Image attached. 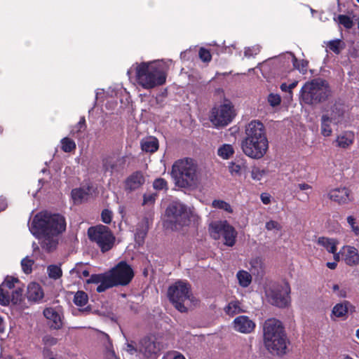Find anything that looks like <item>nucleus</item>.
Instances as JSON below:
<instances>
[{"mask_svg": "<svg viewBox=\"0 0 359 359\" xmlns=\"http://www.w3.org/2000/svg\"><path fill=\"white\" fill-rule=\"evenodd\" d=\"M65 228L66 222L62 215L41 211L33 217L29 231L39 239L43 250L51 252L56 249L59 236Z\"/></svg>", "mask_w": 359, "mask_h": 359, "instance_id": "obj_1", "label": "nucleus"}, {"mask_svg": "<svg viewBox=\"0 0 359 359\" xmlns=\"http://www.w3.org/2000/svg\"><path fill=\"white\" fill-rule=\"evenodd\" d=\"M241 147L243 153L253 159H259L266 154L269 142L262 123L252 121L248 124Z\"/></svg>", "mask_w": 359, "mask_h": 359, "instance_id": "obj_2", "label": "nucleus"}, {"mask_svg": "<svg viewBox=\"0 0 359 359\" xmlns=\"http://www.w3.org/2000/svg\"><path fill=\"white\" fill-rule=\"evenodd\" d=\"M133 276L132 268L126 262H121L107 273L92 275L86 283L99 284L96 290L102 292L114 286L128 285Z\"/></svg>", "mask_w": 359, "mask_h": 359, "instance_id": "obj_3", "label": "nucleus"}, {"mask_svg": "<svg viewBox=\"0 0 359 359\" xmlns=\"http://www.w3.org/2000/svg\"><path fill=\"white\" fill-rule=\"evenodd\" d=\"M171 175L175 184L181 188L196 187L202 177L198 164L190 158L176 161L172 166Z\"/></svg>", "mask_w": 359, "mask_h": 359, "instance_id": "obj_4", "label": "nucleus"}, {"mask_svg": "<svg viewBox=\"0 0 359 359\" xmlns=\"http://www.w3.org/2000/svg\"><path fill=\"white\" fill-rule=\"evenodd\" d=\"M135 76L140 86L149 90L164 84L167 74L163 62H149L135 65Z\"/></svg>", "mask_w": 359, "mask_h": 359, "instance_id": "obj_5", "label": "nucleus"}, {"mask_svg": "<svg viewBox=\"0 0 359 359\" xmlns=\"http://www.w3.org/2000/svg\"><path fill=\"white\" fill-rule=\"evenodd\" d=\"M264 343L266 349L273 354L285 353L287 348V339L281 322L270 318L263 326Z\"/></svg>", "mask_w": 359, "mask_h": 359, "instance_id": "obj_6", "label": "nucleus"}, {"mask_svg": "<svg viewBox=\"0 0 359 359\" xmlns=\"http://www.w3.org/2000/svg\"><path fill=\"white\" fill-rule=\"evenodd\" d=\"M301 100L307 104L314 105L327 100L332 95L328 83L322 79L306 82L301 89Z\"/></svg>", "mask_w": 359, "mask_h": 359, "instance_id": "obj_7", "label": "nucleus"}, {"mask_svg": "<svg viewBox=\"0 0 359 359\" xmlns=\"http://www.w3.org/2000/svg\"><path fill=\"white\" fill-rule=\"evenodd\" d=\"M170 301L180 312H185L190 304L191 293L188 283L179 280L170 286L168 291Z\"/></svg>", "mask_w": 359, "mask_h": 359, "instance_id": "obj_8", "label": "nucleus"}, {"mask_svg": "<svg viewBox=\"0 0 359 359\" xmlns=\"http://www.w3.org/2000/svg\"><path fill=\"white\" fill-rule=\"evenodd\" d=\"M291 288L287 282L273 283L266 288L267 302L273 306L285 308L290 304Z\"/></svg>", "mask_w": 359, "mask_h": 359, "instance_id": "obj_9", "label": "nucleus"}, {"mask_svg": "<svg viewBox=\"0 0 359 359\" xmlns=\"http://www.w3.org/2000/svg\"><path fill=\"white\" fill-rule=\"evenodd\" d=\"M166 216L170 223L180 226H187L191 221H195L196 215L191 208L179 201H173L166 209Z\"/></svg>", "mask_w": 359, "mask_h": 359, "instance_id": "obj_10", "label": "nucleus"}, {"mask_svg": "<svg viewBox=\"0 0 359 359\" xmlns=\"http://www.w3.org/2000/svg\"><path fill=\"white\" fill-rule=\"evenodd\" d=\"M88 235L90 240L95 243L102 252L109 251L114 245L115 237L106 226L97 225L90 227Z\"/></svg>", "mask_w": 359, "mask_h": 359, "instance_id": "obj_11", "label": "nucleus"}, {"mask_svg": "<svg viewBox=\"0 0 359 359\" xmlns=\"http://www.w3.org/2000/svg\"><path fill=\"white\" fill-rule=\"evenodd\" d=\"M19 281L17 278L7 277L0 285V304L8 305L10 302L17 304L21 301L22 289L16 285Z\"/></svg>", "mask_w": 359, "mask_h": 359, "instance_id": "obj_12", "label": "nucleus"}, {"mask_svg": "<svg viewBox=\"0 0 359 359\" xmlns=\"http://www.w3.org/2000/svg\"><path fill=\"white\" fill-rule=\"evenodd\" d=\"M209 231L210 236L218 240L223 237L224 244L232 247L235 245L237 232L235 229L226 221H216L210 224Z\"/></svg>", "mask_w": 359, "mask_h": 359, "instance_id": "obj_13", "label": "nucleus"}, {"mask_svg": "<svg viewBox=\"0 0 359 359\" xmlns=\"http://www.w3.org/2000/svg\"><path fill=\"white\" fill-rule=\"evenodd\" d=\"M234 116L233 107L227 102L212 109L210 120L215 127H223L231 122Z\"/></svg>", "mask_w": 359, "mask_h": 359, "instance_id": "obj_14", "label": "nucleus"}, {"mask_svg": "<svg viewBox=\"0 0 359 359\" xmlns=\"http://www.w3.org/2000/svg\"><path fill=\"white\" fill-rule=\"evenodd\" d=\"M125 164L126 158L116 154L106 156L102 160V168L104 172H109L110 175L123 171Z\"/></svg>", "mask_w": 359, "mask_h": 359, "instance_id": "obj_15", "label": "nucleus"}, {"mask_svg": "<svg viewBox=\"0 0 359 359\" xmlns=\"http://www.w3.org/2000/svg\"><path fill=\"white\" fill-rule=\"evenodd\" d=\"M162 348V345L155 337H146L139 343L138 351L146 358L156 355Z\"/></svg>", "mask_w": 359, "mask_h": 359, "instance_id": "obj_16", "label": "nucleus"}, {"mask_svg": "<svg viewBox=\"0 0 359 359\" xmlns=\"http://www.w3.org/2000/svg\"><path fill=\"white\" fill-rule=\"evenodd\" d=\"M233 330L242 334L252 333L256 327L255 323L246 316H239L232 322Z\"/></svg>", "mask_w": 359, "mask_h": 359, "instance_id": "obj_17", "label": "nucleus"}, {"mask_svg": "<svg viewBox=\"0 0 359 359\" xmlns=\"http://www.w3.org/2000/svg\"><path fill=\"white\" fill-rule=\"evenodd\" d=\"M354 311L355 307L348 301H344L333 306L330 318L332 320H335L336 318L345 320L348 318V311L353 312Z\"/></svg>", "mask_w": 359, "mask_h": 359, "instance_id": "obj_18", "label": "nucleus"}, {"mask_svg": "<svg viewBox=\"0 0 359 359\" xmlns=\"http://www.w3.org/2000/svg\"><path fill=\"white\" fill-rule=\"evenodd\" d=\"M342 260L349 266H355L359 264V252L357 248L351 245H344L341 248Z\"/></svg>", "mask_w": 359, "mask_h": 359, "instance_id": "obj_19", "label": "nucleus"}, {"mask_svg": "<svg viewBox=\"0 0 359 359\" xmlns=\"http://www.w3.org/2000/svg\"><path fill=\"white\" fill-rule=\"evenodd\" d=\"M329 198L339 204H346L352 201L351 191L346 187H339L330 190Z\"/></svg>", "mask_w": 359, "mask_h": 359, "instance_id": "obj_20", "label": "nucleus"}, {"mask_svg": "<svg viewBox=\"0 0 359 359\" xmlns=\"http://www.w3.org/2000/svg\"><path fill=\"white\" fill-rule=\"evenodd\" d=\"M346 107L340 102H336L325 114L330 115V121L333 124H338L341 123L344 116Z\"/></svg>", "mask_w": 359, "mask_h": 359, "instance_id": "obj_21", "label": "nucleus"}, {"mask_svg": "<svg viewBox=\"0 0 359 359\" xmlns=\"http://www.w3.org/2000/svg\"><path fill=\"white\" fill-rule=\"evenodd\" d=\"M144 181V177L141 172H135L126 180L125 189L129 191L135 190L142 186Z\"/></svg>", "mask_w": 359, "mask_h": 359, "instance_id": "obj_22", "label": "nucleus"}, {"mask_svg": "<svg viewBox=\"0 0 359 359\" xmlns=\"http://www.w3.org/2000/svg\"><path fill=\"white\" fill-rule=\"evenodd\" d=\"M43 315L49 320L50 327L53 329H60L62 325L60 316L52 308H47L43 311Z\"/></svg>", "mask_w": 359, "mask_h": 359, "instance_id": "obj_23", "label": "nucleus"}, {"mask_svg": "<svg viewBox=\"0 0 359 359\" xmlns=\"http://www.w3.org/2000/svg\"><path fill=\"white\" fill-rule=\"evenodd\" d=\"M43 291L38 283H31L28 285L27 297L29 301L38 302L43 297Z\"/></svg>", "mask_w": 359, "mask_h": 359, "instance_id": "obj_24", "label": "nucleus"}, {"mask_svg": "<svg viewBox=\"0 0 359 359\" xmlns=\"http://www.w3.org/2000/svg\"><path fill=\"white\" fill-rule=\"evenodd\" d=\"M229 170L232 176H241L248 168L246 161L243 158H236L229 163Z\"/></svg>", "mask_w": 359, "mask_h": 359, "instance_id": "obj_25", "label": "nucleus"}, {"mask_svg": "<svg viewBox=\"0 0 359 359\" xmlns=\"http://www.w3.org/2000/svg\"><path fill=\"white\" fill-rule=\"evenodd\" d=\"M93 187L89 184L83 186L79 189H74L72 191V197L74 203H81L83 201L87 199L88 195L92 194Z\"/></svg>", "mask_w": 359, "mask_h": 359, "instance_id": "obj_26", "label": "nucleus"}, {"mask_svg": "<svg viewBox=\"0 0 359 359\" xmlns=\"http://www.w3.org/2000/svg\"><path fill=\"white\" fill-rule=\"evenodd\" d=\"M149 229V219L148 218H143L142 220L138 224L136 233L135 235V241L142 245L147 236Z\"/></svg>", "mask_w": 359, "mask_h": 359, "instance_id": "obj_27", "label": "nucleus"}, {"mask_svg": "<svg viewBox=\"0 0 359 359\" xmlns=\"http://www.w3.org/2000/svg\"><path fill=\"white\" fill-rule=\"evenodd\" d=\"M355 135L353 132L346 131L338 135L336 142L339 147L346 149L350 147L354 142Z\"/></svg>", "mask_w": 359, "mask_h": 359, "instance_id": "obj_28", "label": "nucleus"}, {"mask_svg": "<svg viewBox=\"0 0 359 359\" xmlns=\"http://www.w3.org/2000/svg\"><path fill=\"white\" fill-rule=\"evenodd\" d=\"M141 148L145 152L154 153L158 148V141L152 136L143 138L141 140Z\"/></svg>", "mask_w": 359, "mask_h": 359, "instance_id": "obj_29", "label": "nucleus"}, {"mask_svg": "<svg viewBox=\"0 0 359 359\" xmlns=\"http://www.w3.org/2000/svg\"><path fill=\"white\" fill-rule=\"evenodd\" d=\"M317 243L323 247L328 252L331 253L337 251L338 241L334 238L320 237L317 241Z\"/></svg>", "mask_w": 359, "mask_h": 359, "instance_id": "obj_30", "label": "nucleus"}, {"mask_svg": "<svg viewBox=\"0 0 359 359\" xmlns=\"http://www.w3.org/2000/svg\"><path fill=\"white\" fill-rule=\"evenodd\" d=\"M72 275H76L79 278L89 276V265L82 262L77 263L75 266L70 271Z\"/></svg>", "mask_w": 359, "mask_h": 359, "instance_id": "obj_31", "label": "nucleus"}, {"mask_svg": "<svg viewBox=\"0 0 359 359\" xmlns=\"http://www.w3.org/2000/svg\"><path fill=\"white\" fill-rule=\"evenodd\" d=\"M224 311L227 315L233 316L244 311L242 309L241 304L238 301L235 300L231 301L228 304V305L224 308Z\"/></svg>", "mask_w": 359, "mask_h": 359, "instance_id": "obj_32", "label": "nucleus"}, {"mask_svg": "<svg viewBox=\"0 0 359 359\" xmlns=\"http://www.w3.org/2000/svg\"><path fill=\"white\" fill-rule=\"evenodd\" d=\"M329 114H323L321 117V133L325 137L330 136L332 133Z\"/></svg>", "mask_w": 359, "mask_h": 359, "instance_id": "obj_33", "label": "nucleus"}, {"mask_svg": "<svg viewBox=\"0 0 359 359\" xmlns=\"http://www.w3.org/2000/svg\"><path fill=\"white\" fill-rule=\"evenodd\" d=\"M289 54L291 56L294 67L298 69L302 74H305L307 72L308 61L304 60L299 61L293 53H290Z\"/></svg>", "mask_w": 359, "mask_h": 359, "instance_id": "obj_34", "label": "nucleus"}, {"mask_svg": "<svg viewBox=\"0 0 359 359\" xmlns=\"http://www.w3.org/2000/svg\"><path fill=\"white\" fill-rule=\"evenodd\" d=\"M234 153V149L231 144H224L219 147L217 154L223 159L229 158Z\"/></svg>", "mask_w": 359, "mask_h": 359, "instance_id": "obj_35", "label": "nucleus"}, {"mask_svg": "<svg viewBox=\"0 0 359 359\" xmlns=\"http://www.w3.org/2000/svg\"><path fill=\"white\" fill-rule=\"evenodd\" d=\"M250 271L253 274L259 275L263 271V262L261 258L255 257L250 262Z\"/></svg>", "mask_w": 359, "mask_h": 359, "instance_id": "obj_36", "label": "nucleus"}, {"mask_svg": "<svg viewBox=\"0 0 359 359\" xmlns=\"http://www.w3.org/2000/svg\"><path fill=\"white\" fill-rule=\"evenodd\" d=\"M237 278L241 286L248 287L252 281L251 275L245 271H240L237 273Z\"/></svg>", "mask_w": 359, "mask_h": 359, "instance_id": "obj_37", "label": "nucleus"}, {"mask_svg": "<svg viewBox=\"0 0 359 359\" xmlns=\"http://www.w3.org/2000/svg\"><path fill=\"white\" fill-rule=\"evenodd\" d=\"M88 302V294L83 291H78L74 294V303L78 306H85Z\"/></svg>", "mask_w": 359, "mask_h": 359, "instance_id": "obj_38", "label": "nucleus"}, {"mask_svg": "<svg viewBox=\"0 0 359 359\" xmlns=\"http://www.w3.org/2000/svg\"><path fill=\"white\" fill-rule=\"evenodd\" d=\"M327 47L336 54H339L344 48V43L339 39L330 41Z\"/></svg>", "mask_w": 359, "mask_h": 359, "instance_id": "obj_39", "label": "nucleus"}, {"mask_svg": "<svg viewBox=\"0 0 359 359\" xmlns=\"http://www.w3.org/2000/svg\"><path fill=\"white\" fill-rule=\"evenodd\" d=\"M62 149L65 152H71L76 149V143L74 140L68 138L64 137L61 140Z\"/></svg>", "mask_w": 359, "mask_h": 359, "instance_id": "obj_40", "label": "nucleus"}, {"mask_svg": "<svg viewBox=\"0 0 359 359\" xmlns=\"http://www.w3.org/2000/svg\"><path fill=\"white\" fill-rule=\"evenodd\" d=\"M212 206L215 208L224 210L229 213L233 212V209L229 203L222 200H214Z\"/></svg>", "mask_w": 359, "mask_h": 359, "instance_id": "obj_41", "label": "nucleus"}, {"mask_svg": "<svg viewBox=\"0 0 359 359\" xmlns=\"http://www.w3.org/2000/svg\"><path fill=\"white\" fill-rule=\"evenodd\" d=\"M47 271L49 277L53 279L60 278L62 274V269L57 265H50L48 267Z\"/></svg>", "mask_w": 359, "mask_h": 359, "instance_id": "obj_42", "label": "nucleus"}, {"mask_svg": "<svg viewBox=\"0 0 359 359\" xmlns=\"http://www.w3.org/2000/svg\"><path fill=\"white\" fill-rule=\"evenodd\" d=\"M346 220H347V223H348V226H350L351 232L355 236H358L359 235V224L357 222L356 219L353 216L349 215L347 217Z\"/></svg>", "mask_w": 359, "mask_h": 359, "instance_id": "obj_43", "label": "nucleus"}, {"mask_svg": "<svg viewBox=\"0 0 359 359\" xmlns=\"http://www.w3.org/2000/svg\"><path fill=\"white\" fill-rule=\"evenodd\" d=\"M266 172L263 169L254 166L251 170V177L253 180L260 181L265 175Z\"/></svg>", "mask_w": 359, "mask_h": 359, "instance_id": "obj_44", "label": "nucleus"}, {"mask_svg": "<svg viewBox=\"0 0 359 359\" xmlns=\"http://www.w3.org/2000/svg\"><path fill=\"white\" fill-rule=\"evenodd\" d=\"M337 21L346 29L351 28L353 25L352 20L348 16L344 15H338Z\"/></svg>", "mask_w": 359, "mask_h": 359, "instance_id": "obj_45", "label": "nucleus"}, {"mask_svg": "<svg viewBox=\"0 0 359 359\" xmlns=\"http://www.w3.org/2000/svg\"><path fill=\"white\" fill-rule=\"evenodd\" d=\"M34 262L28 257L24 258L21 262V266L23 271L25 273H29L32 272V266Z\"/></svg>", "mask_w": 359, "mask_h": 359, "instance_id": "obj_46", "label": "nucleus"}, {"mask_svg": "<svg viewBox=\"0 0 359 359\" xmlns=\"http://www.w3.org/2000/svg\"><path fill=\"white\" fill-rule=\"evenodd\" d=\"M267 100L271 107H276L280 104L281 98L278 94L271 93L269 95Z\"/></svg>", "mask_w": 359, "mask_h": 359, "instance_id": "obj_47", "label": "nucleus"}, {"mask_svg": "<svg viewBox=\"0 0 359 359\" xmlns=\"http://www.w3.org/2000/svg\"><path fill=\"white\" fill-rule=\"evenodd\" d=\"M153 187L156 190L167 189V182L163 178H158L154 180Z\"/></svg>", "mask_w": 359, "mask_h": 359, "instance_id": "obj_48", "label": "nucleus"}, {"mask_svg": "<svg viewBox=\"0 0 359 359\" xmlns=\"http://www.w3.org/2000/svg\"><path fill=\"white\" fill-rule=\"evenodd\" d=\"M260 48L259 46H254L252 47H248L245 49L244 55L247 57H250L256 55L259 53Z\"/></svg>", "mask_w": 359, "mask_h": 359, "instance_id": "obj_49", "label": "nucleus"}, {"mask_svg": "<svg viewBox=\"0 0 359 359\" xmlns=\"http://www.w3.org/2000/svg\"><path fill=\"white\" fill-rule=\"evenodd\" d=\"M266 229L268 231H280L282 229V226L276 221L270 220L266 223Z\"/></svg>", "mask_w": 359, "mask_h": 359, "instance_id": "obj_50", "label": "nucleus"}, {"mask_svg": "<svg viewBox=\"0 0 359 359\" xmlns=\"http://www.w3.org/2000/svg\"><path fill=\"white\" fill-rule=\"evenodd\" d=\"M199 57L203 62H210L212 56L209 50L205 48H201L199 50Z\"/></svg>", "mask_w": 359, "mask_h": 359, "instance_id": "obj_51", "label": "nucleus"}, {"mask_svg": "<svg viewBox=\"0 0 359 359\" xmlns=\"http://www.w3.org/2000/svg\"><path fill=\"white\" fill-rule=\"evenodd\" d=\"M102 220L105 224H109L112 219V212L111 211L105 209L102 212L101 214Z\"/></svg>", "mask_w": 359, "mask_h": 359, "instance_id": "obj_52", "label": "nucleus"}, {"mask_svg": "<svg viewBox=\"0 0 359 359\" xmlns=\"http://www.w3.org/2000/svg\"><path fill=\"white\" fill-rule=\"evenodd\" d=\"M332 288L333 292H336L338 297L344 298L347 296V290L346 288H340L337 284L334 285Z\"/></svg>", "mask_w": 359, "mask_h": 359, "instance_id": "obj_53", "label": "nucleus"}, {"mask_svg": "<svg viewBox=\"0 0 359 359\" xmlns=\"http://www.w3.org/2000/svg\"><path fill=\"white\" fill-rule=\"evenodd\" d=\"M156 199V194H144L143 196V205H151L154 203Z\"/></svg>", "mask_w": 359, "mask_h": 359, "instance_id": "obj_54", "label": "nucleus"}, {"mask_svg": "<svg viewBox=\"0 0 359 359\" xmlns=\"http://www.w3.org/2000/svg\"><path fill=\"white\" fill-rule=\"evenodd\" d=\"M86 120L84 117L81 118L79 123L75 126L74 129L72 130V133H79L85 128Z\"/></svg>", "mask_w": 359, "mask_h": 359, "instance_id": "obj_55", "label": "nucleus"}, {"mask_svg": "<svg viewBox=\"0 0 359 359\" xmlns=\"http://www.w3.org/2000/svg\"><path fill=\"white\" fill-rule=\"evenodd\" d=\"M312 189L311 186L306 183H299L295 185V189L294 190V193H297L299 191H308Z\"/></svg>", "mask_w": 359, "mask_h": 359, "instance_id": "obj_56", "label": "nucleus"}, {"mask_svg": "<svg viewBox=\"0 0 359 359\" xmlns=\"http://www.w3.org/2000/svg\"><path fill=\"white\" fill-rule=\"evenodd\" d=\"M162 359H185V358L182 354L174 352L168 353Z\"/></svg>", "mask_w": 359, "mask_h": 359, "instance_id": "obj_57", "label": "nucleus"}, {"mask_svg": "<svg viewBox=\"0 0 359 359\" xmlns=\"http://www.w3.org/2000/svg\"><path fill=\"white\" fill-rule=\"evenodd\" d=\"M105 359H118V358L116 356L114 351L109 349L105 353Z\"/></svg>", "mask_w": 359, "mask_h": 359, "instance_id": "obj_58", "label": "nucleus"}, {"mask_svg": "<svg viewBox=\"0 0 359 359\" xmlns=\"http://www.w3.org/2000/svg\"><path fill=\"white\" fill-rule=\"evenodd\" d=\"M126 351L133 355L138 351V348H136L132 344H128Z\"/></svg>", "mask_w": 359, "mask_h": 359, "instance_id": "obj_59", "label": "nucleus"}, {"mask_svg": "<svg viewBox=\"0 0 359 359\" xmlns=\"http://www.w3.org/2000/svg\"><path fill=\"white\" fill-rule=\"evenodd\" d=\"M7 206V201L6 198L0 197V211H3Z\"/></svg>", "mask_w": 359, "mask_h": 359, "instance_id": "obj_60", "label": "nucleus"}, {"mask_svg": "<svg viewBox=\"0 0 359 359\" xmlns=\"http://www.w3.org/2000/svg\"><path fill=\"white\" fill-rule=\"evenodd\" d=\"M261 200L264 204H269L271 202L270 196L267 194H262L261 195Z\"/></svg>", "mask_w": 359, "mask_h": 359, "instance_id": "obj_61", "label": "nucleus"}, {"mask_svg": "<svg viewBox=\"0 0 359 359\" xmlns=\"http://www.w3.org/2000/svg\"><path fill=\"white\" fill-rule=\"evenodd\" d=\"M331 253L333 254L334 259L335 261L334 262L336 263L340 260L341 257L342 258V253H341V250L339 252L335 251L334 252Z\"/></svg>", "mask_w": 359, "mask_h": 359, "instance_id": "obj_62", "label": "nucleus"}, {"mask_svg": "<svg viewBox=\"0 0 359 359\" xmlns=\"http://www.w3.org/2000/svg\"><path fill=\"white\" fill-rule=\"evenodd\" d=\"M326 266L330 269H335L337 264L336 262H327Z\"/></svg>", "mask_w": 359, "mask_h": 359, "instance_id": "obj_63", "label": "nucleus"}, {"mask_svg": "<svg viewBox=\"0 0 359 359\" xmlns=\"http://www.w3.org/2000/svg\"><path fill=\"white\" fill-rule=\"evenodd\" d=\"M280 89L284 92H289L288 85L285 83L280 85Z\"/></svg>", "mask_w": 359, "mask_h": 359, "instance_id": "obj_64", "label": "nucleus"}]
</instances>
